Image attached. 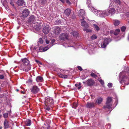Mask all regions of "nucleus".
<instances>
[{
  "label": "nucleus",
  "mask_w": 129,
  "mask_h": 129,
  "mask_svg": "<svg viewBox=\"0 0 129 129\" xmlns=\"http://www.w3.org/2000/svg\"><path fill=\"white\" fill-rule=\"evenodd\" d=\"M126 15H127L128 17H129V12H127L126 13Z\"/></svg>",
  "instance_id": "obj_49"
},
{
  "label": "nucleus",
  "mask_w": 129,
  "mask_h": 129,
  "mask_svg": "<svg viewBox=\"0 0 129 129\" xmlns=\"http://www.w3.org/2000/svg\"><path fill=\"white\" fill-rule=\"evenodd\" d=\"M77 106V103L74 102L73 103V106L72 107L73 108H76V107Z\"/></svg>",
  "instance_id": "obj_35"
},
{
  "label": "nucleus",
  "mask_w": 129,
  "mask_h": 129,
  "mask_svg": "<svg viewBox=\"0 0 129 129\" xmlns=\"http://www.w3.org/2000/svg\"><path fill=\"white\" fill-rule=\"evenodd\" d=\"M8 113H6L3 114V116L5 118H7L8 117Z\"/></svg>",
  "instance_id": "obj_38"
},
{
  "label": "nucleus",
  "mask_w": 129,
  "mask_h": 129,
  "mask_svg": "<svg viewBox=\"0 0 129 129\" xmlns=\"http://www.w3.org/2000/svg\"><path fill=\"white\" fill-rule=\"evenodd\" d=\"M93 26L94 27V28H95V29L97 30H99L100 29V28L98 26V25H97L96 24H94Z\"/></svg>",
  "instance_id": "obj_33"
},
{
  "label": "nucleus",
  "mask_w": 129,
  "mask_h": 129,
  "mask_svg": "<svg viewBox=\"0 0 129 129\" xmlns=\"http://www.w3.org/2000/svg\"><path fill=\"white\" fill-rule=\"evenodd\" d=\"M99 82L102 85H103L104 84V81L102 80H99Z\"/></svg>",
  "instance_id": "obj_43"
},
{
  "label": "nucleus",
  "mask_w": 129,
  "mask_h": 129,
  "mask_svg": "<svg viewBox=\"0 0 129 129\" xmlns=\"http://www.w3.org/2000/svg\"><path fill=\"white\" fill-rule=\"evenodd\" d=\"M90 10V11L92 12L96 15V13H97L98 10L95 9L93 7L91 6L89 7Z\"/></svg>",
  "instance_id": "obj_24"
},
{
  "label": "nucleus",
  "mask_w": 129,
  "mask_h": 129,
  "mask_svg": "<svg viewBox=\"0 0 129 129\" xmlns=\"http://www.w3.org/2000/svg\"><path fill=\"white\" fill-rule=\"evenodd\" d=\"M111 41L110 38L104 39L103 42L101 44V47L102 48H105L106 45L108 44L109 42Z\"/></svg>",
  "instance_id": "obj_6"
},
{
  "label": "nucleus",
  "mask_w": 129,
  "mask_h": 129,
  "mask_svg": "<svg viewBox=\"0 0 129 129\" xmlns=\"http://www.w3.org/2000/svg\"><path fill=\"white\" fill-rule=\"evenodd\" d=\"M90 75L93 77H96V75L93 73H91Z\"/></svg>",
  "instance_id": "obj_42"
},
{
  "label": "nucleus",
  "mask_w": 129,
  "mask_h": 129,
  "mask_svg": "<svg viewBox=\"0 0 129 129\" xmlns=\"http://www.w3.org/2000/svg\"><path fill=\"white\" fill-rule=\"evenodd\" d=\"M16 90H17V91H18L19 90L18 89H17Z\"/></svg>",
  "instance_id": "obj_61"
},
{
  "label": "nucleus",
  "mask_w": 129,
  "mask_h": 129,
  "mask_svg": "<svg viewBox=\"0 0 129 129\" xmlns=\"http://www.w3.org/2000/svg\"><path fill=\"white\" fill-rule=\"evenodd\" d=\"M85 78H82V80H83V79H85Z\"/></svg>",
  "instance_id": "obj_59"
},
{
  "label": "nucleus",
  "mask_w": 129,
  "mask_h": 129,
  "mask_svg": "<svg viewBox=\"0 0 129 129\" xmlns=\"http://www.w3.org/2000/svg\"><path fill=\"white\" fill-rule=\"evenodd\" d=\"M112 98L110 97H108L107 99L106 105L104 106V108H110L112 105Z\"/></svg>",
  "instance_id": "obj_5"
},
{
  "label": "nucleus",
  "mask_w": 129,
  "mask_h": 129,
  "mask_svg": "<svg viewBox=\"0 0 129 129\" xmlns=\"http://www.w3.org/2000/svg\"><path fill=\"white\" fill-rule=\"evenodd\" d=\"M102 100H103L102 98L101 97L99 98L96 100V103L99 104L102 102Z\"/></svg>",
  "instance_id": "obj_26"
},
{
  "label": "nucleus",
  "mask_w": 129,
  "mask_h": 129,
  "mask_svg": "<svg viewBox=\"0 0 129 129\" xmlns=\"http://www.w3.org/2000/svg\"><path fill=\"white\" fill-rule=\"evenodd\" d=\"M113 0L115 2L117 6H114L113 5H112L111 4L110 5L108 9V11L107 12V13H108V16L110 15V14H113L115 13V10L114 9V8H115V7H116V9L119 13H120L121 11H123V10H122V9L120 8L121 4L120 1V0Z\"/></svg>",
  "instance_id": "obj_2"
},
{
  "label": "nucleus",
  "mask_w": 129,
  "mask_h": 129,
  "mask_svg": "<svg viewBox=\"0 0 129 129\" xmlns=\"http://www.w3.org/2000/svg\"><path fill=\"white\" fill-rule=\"evenodd\" d=\"M81 83H79L78 85L79 86H81Z\"/></svg>",
  "instance_id": "obj_57"
},
{
  "label": "nucleus",
  "mask_w": 129,
  "mask_h": 129,
  "mask_svg": "<svg viewBox=\"0 0 129 129\" xmlns=\"http://www.w3.org/2000/svg\"><path fill=\"white\" fill-rule=\"evenodd\" d=\"M110 34H113V31H112V30H111V31H110Z\"/></svg>",
  "instance_id": "obj_51"
},
{
  "label": "nucleus",
  "mask_w": 129,
  "mask_h": 129,
  "mask_svg": "<svg viewBox=\"0 0 129 129\" xmlns=\"http://www.w3.org/2000/svg\"><path fill=\"white\" fill-rule=\"evenodd\" d=\"M4 78V77L3 75H0V79H3Z\"/></svg>",
  "instance_id": "obj_48"
},
{
  "label": "nucleus",
  "mask_w": 129,
  "mask_h": 129,
  "mask_svg": "<svg viewBox=\"0 0 129 129\" xmlns=\"http://www.w3.org/2000/svg\"><path fill=\"white\" fill-rule=\"evenodd\" d=\"M60 71L61 72L63 71L62 70H60Z\"/></svg>",
  "instance_id": "obj_58"
},
{
  "label": "nucleus",
  "mask_w": 129,
  "mask_h": 129,
  "mask_svg": "<svg viewBox=\"0 0 129 129\" xmlns=\"http://www.w3.org/2000/svg\"><path fill=\"white\" fill-rule=\"evenodd\" d=\"M121 89H122V87H121Z\"/></svg>",
  "instance_id": "obj_62"
},
{
  "label": "nucleus",
  "mask_w": 129,
  "mask_h": 129,
  "mask_svg": "<svg viewBox=\"0 0 129 129\" xmlns=\"http://www.w3.org/2000/svg\"><path fill=\"white\" fill-rule=\"evenodd\" d=\"M2 117V115L0 114V119Z\"/></svg>",
  "instance_id": "obj_60"
},
{
  "label": "nucleus",
  "mask_w": 129,
  "mask_h": 129,
  "mask_svg": "<svg viewBox=\"0 0 129 129\" xmlns=\"http://www.w3.org/2000/svg\"><path fill=\"white\" fill-rule=\"evenodd\" d=\"M50 29L48 26H45L43 28V33L46 35L48 34L50 30Z\"/></svg>",
  "instance_id": "obj_14"
},
{
  "label": "nucleus",
  "mask_w": 129,
  "mask_h": 129,
  "mask_svg": "<svg viewBox=\"0 0 129 129\" xmlns=\"http://www.w3.org/2000/svg\"><path fill=\"white\" fill-rule=\"evenodd\" d=\"M31 121L30 119H27L25 122V124L27 126H30L31 124Z\"/></svg>",
  "instance_id": "obj_25"
},
{
  "label": "nucleus",
  "mask_w": 129,
  "mask_h": 129,
  "mask_svg": "<svg viewBox=\"0 0 129 129\" xmlns=\"http://www.w3.org/2000/svg\"><path fill=\"white\" fill-rule=\"evenodd\" d=\"M112 83H109L108 84V86L109 88H111L112 87Z\"/></svg>",
  "instance_id": "obj_39"
},
{
  "label": "nucleus",
  "mask_w": 129,
  "mask_h": 129,
  "mask_svg": "<svg viewBox=\"0 0 129 129\" xmlns=\"http://www.w3.org/2000/svg\"><path fill=\"white\" fill-rule=\"evenodd\" d=\"M75 86L76 87H78L79 86L78 84H75Z\"/></svg>",
  "instance_id": "obj_52"
},
{
  "label": "nucleus",
  "mask_w": 129,
  "mask_h": 129,
  "mask_svg": "<svg viewBox=\"0 0 129 129\" xmlns=\"http://www.w3.org/2000/svg\"><path fill=\"white\" fill-rule=\"evenodd\" d=\"M69 31L70 34H72L74 37H77L78 36V33L76 31H71V29H69Z\"/></svg>",
  "instance_id": "obj_18"
},
{
  "label": "nucleus",
  "mask_w": 129,
  "mask_h": 129,
  "mask_svg": "<svg viewBox=\"0 0 129 129\" xmlns=\"http://www.w3.org/2000/svg\"><path fill=\"white\" fill-rule=\"evenodd\" d=\"M55 41V40L54 39H53L52 40L51 42V44L52 45H51V46H52V45H53V44L54 43Z\"/></svg>",
  "instance_id": "obj_44"
},
{
  "label": "nucleus",
  "mask_w": 129,
  "mask_h": 129,
  "mask_svg": "<svg viewBox=\"0 0 129 129\" xmlns=\"http://www.w3.org/2000/svg\"><path fill=\"white\" fill-rule=\"evenodd\" d=\"M52 46L51 45H47L45 47L43 48L42 50L43 51H45L48 50L49 48L50 47Z\"/></svg>",
  "instance_id": "obj_27"
},
{
  "label": "nucleus",
  "mask_w": 129,
  "mask_h": 129,
  "mask_svg": "<svg viewBox=\"0 0 129 129\" xmlns=\"http://www.w3.org/2000/svg\"><path fill=\"white\" fill-rule=\"evenodd\" d=\"M54 103L53 100L52 98H46L45 103V109L47 110H49L51 108V106L54 104Z\"/></svg>",
  "instance_id": "obj_4"
},
{
  "label": "nucleus",
  "mask_w": 129,
  "mask_h": 129,
  "mask_svg": "<svg viewBox=\"0 0 129 129\" xmlns=\"http://www.w3.org/2000/svg\"><path fill=\"white\" fill-rule=\"evenodd\" d=\"M77 68L78 69V70L80 71H82V69L81 67L80 66H78L77 67Z\"/></svg>",
  "instance_id": "obj_46"
},
{
  "label": "nucleus",
  "mask_w": 129,
  "mask_h": 129,
  "mask_svg": "<svg viewBox=\"0 0 129 129\" xmlns=\"http://www.w3.org/2000/svg\"><path fill=\"white\" fill-rule=\"evenodd\" d=\"M29 14V10L27 9H25L23 11L22 13V15L23 17L25 18L28 16Z\"/></svg>",
  "instance_id": "obj_11"
},
{
  "label": "nucleus",
  "mask_w": 129,
  "mask_h": 129,
  "mask_svg": "<svg viewBox=\"0 0 129 129\" xmlns=\"http://www.w3.org/2000/svg\"><path fill=\"white\" fill-rule=\"evenodd\" d=\"M71 12V10L69 9H66L64 11V13L66 16H68Z\"/></svg>",
  "instance_id": "obj_20"
},
{
  "label": "nucleus",
  "mask_w": 129,
  "mask_h": 129,
  "mask_svg": "<svg viewBox=\"0 0 129 129\" xmlns=\"http://www.w3.org/2000/svg\"><path fill=\"white\" fill-rule=\"evenodd\" d=\"M33 26L35 29L38 31L41 28L40 25L37 23H34L33 25Z\"/></svg>",
  "instance_id": "obj_15"
},
{
  "label": "nucleus",
  "mask_w": 129,
  "mask_h": 129,
  "mask_svg": "<svg viewBox=\"0 0 129 129\" xmlns=\"http://www.w3.org/2000/svg\"><path fill=\"white\" fill-rule=\"evenodd\" d=\"M30 89L31 92L34 94H36L40 91L39 88L36 85L33 86Z\"/></svg>",
  "instance_id": "obj_9"
},
{
  "label": "nucleus",
  "mask_w": 129,
  "mask_h": 129,
  "mask_svg": "<svg viewBox=\"0 0 129 129\" xmlns=\"http://www.w3.org/2000/svg\"><path fill=\"white\" fill-rule=\"evenodd\" d=\"M94 81L92 79L88 80L87 81V84L88 85H93Z\"/></svg>",
  "instance_id": "obj_21"
},
{
  "label": "nucleus",
  "mask_w": 129,
  "mask_h": 129,
  "mask_svg": "<svg viewBox=\"0 0 129 129\" xmlns=\"http://www.w3.org/2000/svg\"><path fill=\"white\" fill-rule=\"evenodd\" d=\"M97 38V36L95 35H93L91 37V39L92 40H94Z\"/></svg>",
  "instance_id": "obj_36"
},
{
  "label": "nucleus",
  "mask_w": 129,
  "mask_h": 129,
  "mask_svg": "<svg viewBox=\"0 0 129 129\" xmlns=\"http://www.w3.org/2000/svg\"><path fill=\"white\" fill-rule=\"evenodd\" d=\"M61 29L59 27H55L53 30V33L56 35H58L60 32Z\"/></svg>",
  "instance_id": "obj_10"
},
{
  "label": "nucleus",
  "mask_w": 129,
  "mask_h": 129,
  "mask_svg": "<svg viewBox=\"0 0 129 129\" xmlns=\"http://www.w3.org/2000/svg\"><path fill=\"white\" fill-rule=\"evenodd\" d=\"M35 61L37 62V63H38V64H40L41 65L42 64V63L38 60H36Z\"/></svg>",
  "instance_id": "obj_41"
},
{
  "label": "nucleus",
  "mask_w": 129,
  "mask_h": 129,
  "mask_svg": "<svg viewBox=\"0 0 129 129\" xmlns=\"http://www.w3.org/2000/svg\"><path fill=\"white\" fill-rule=\"evenodd\" d=\"M83 83H85V82H83Z\"/></svg>",
  "instance_id": "obj_64"
},
{
  "label": "nucleus",
  "mask_w": 129,
  "mask_h": 129,
  "mask_svg": "<svg viewBox=\"0 0 129 129\" xmlns=\"http://www.w3.org/2000/svg\"><path fill=\"white\" fill-rule=\"evenodd\" d=\"M85 11L83 9H80L78 12L79 16L80 18L81 17L83 20L85 18Z\"/></svg>",
  "instance_id": "obj_8"
},
{
  "label": "nucleus",
  "mask_w": 129,
  "mask_h": 129,
  "mask_svg": "<svg viewBox=\"0 0 129 129\" xmlns=\"http://www.w3.org/2000/svg\"><path fill=\"white\" fill-rule=\"evenodd\" d=\"M125 71H122L119 75L120 78H121V81H120V83L123 82L126 85L129 84V67H124Z\"/></svg>",
  "instance_id": "obj_1"
},
{
  "label": "nucleus",
  "mask_w": 129,
  "mask_h": 129,
  "mask_svg": "<svg viewBox=\"0 0 129 129\" xmlns=\"http://www.w3.org/2000/svg\"><path fill=\"white\" fill-rule=\"evenodd\" d=\"M30 49L32 51L34 52L36 50L37 48L36 47L32 45L30 47Z\"/></svg>",
  "instance_id": "obj_30"
},
{
  "label": "nucleus",
  "mask_w": 129,
  "mask_h": 129,
  "mask_svg": "<svg viewBox=\"0 0 129 129\" xmlns=\"http://www.w3.org/2000/svg\"><path fill=\"white\" fill-rule=\"evenodd\" d=\"M46 43L47 44H48L49 43V40L46 39L45 40Z\"/></svg>",
  "instance_id": "obj_47"
},
{
  "label": "nucleus",
  "mask_w": 129,
  "mask_h": 129,
  "mask_svg": "<svg viewBox=\"0 0 129 129\" xmlns=\"http://www.w3.org/2000/svg\"><path fill=\"white\" fill-rule=\"evenodd\" d=\"M81 86H78V89H80L81 88Z\"/></svg>",
  "instance_id": "obj_50"
},
{
  "label": "nucleus",
  "mask_w": 129,
  "mask_h": 129,
  "mask_svg": "<svg viewBox=\"0 0 129 129\" xmlns=\"http://www.w3.org/2000/svg\"><path fill=\"white\" fill-rule=\"evenodd\" d=\"M36 80L38 82H42L43 81V79L42 77L38 76L37 77Z\"/></svg>",
  "instance_id": "obj_22"
},
{
  "label": "nucleus",
  "mask_w": 129,
  "mask_h": 129,
  "mask_svg": "<svg viewBox=\"0 0 129 129\" xmlns=\"http://www.w3.org/2000/svg\"><path fill=\"white\" fill-rule=\"evenodd\" d=\"M42 48L41 47H40L39 48V50H42Z\"/></svg>",
  "instance_id": "obj_55"
},
{
  "label": "nucleus",
  "mask_w": 129,
  "mask_h": 129,
  "mask_svg": "<svg viewBox=\"0 0 129 129\" xmlns=\"http://www.w3.org/2000/svg\"><path fill=\"white\" fill-rule=\"evenodd\" d=\"M120 29H116L115 31L114 34L115 35H117L120 32Z\"/></svg>",
  "instance_id": "obj_31"
},
{
  "label": "nucleus",
  "mask_w": 129,
  "mask_h": 129,
  "mask_svg": "<svg viewBox=\"0 0 129 129\" xmlns=\"http://www.w3.org/2000/svg\"><path fill=\"white\" fill-rule=\"evenodd\" d=\"M60 1L62 2V3H64V0H59Z\"/></svg>",
  "instance_id": "obj_54"
},
{
  "label": "nucleus",
  "mask_w": 129,
  "mask_h": 129,
  "mask_svg": "<svg viewBox=\"0 0 129 129\" xmlns=\"http://www.w3.org/2000/svg\"><path fill=\"white\" fill-rule=\"evenodd\" d=\"M57 74L61 78H66L68 77V76L67 75H63L60 72L58 73Z\"/></svg>",
  "instance_id": "obj_23"
},
{
  "label": "nucleus",
  "mask_w": 129,
  "mask_h": 129,
  "mask_svg": "<svg viewBox=\"0 0 129 129\" xmlns=\"http://www.w3.org/2000/svg\"><path fill=\"white\" fill-rule=\"evenodd\" d=\"M126 27L125 26H123L121 28V29L122 31L124 32L125 30Z\"/></svg>",
  "instance_id": "obj_37"
},
{
  "label": "nucleus",
  "mask_w": 129,
  "mask_h": 129,
  "mask_svg": "<svg viewBox=\"0 0 129 129\" xmlns=\"http://www.w3.org/2000/svg\"><path fill=\"white\" fill-rule=\"evenodd\" d=\"M95 104L93 103L88 102L86 105L87 108H90L94 107Z\"/></svg>",
  "instance_id": "obj_17"
},
{
  "label": "nucleus",
  "mask_w": 129,
  "mask_h": 129,
  "mask_svg": "<svg viewBox=\"0 0 129 129\" xmlns=\"http://www.w3.org/2000/svg\"><path fill=\"white\" fill-rule=\"evenodd\" d=\"M68 37V35L66 33L61 34L59 37L60 39L61 40H65L67 39Z\"/></svg>",
  "instance_id": "obj_12"
},
{
  "label": "nucleus",
  "mask_w": 129,
  "mask_h": 129,
  "mask_svg": "<svg viewBox=\"0 0 129 129\" xmlns=\"http://www.w3.org/2000/svg\"><path fill=\"white\" fill-rule=\"evenodd\" d=\"M120 23V21L118 20H116L114 21V24L115 26L118 25Z\"/></svg>",
  "instance_id": "obj_29"
},
{
  "label": "nucleus",
  "mask_w": 129,
  "mask_h": 129,
  "mask_svg": "<svg viewBox=\"0 0 129 129\" xmlns=\"http://www.w3.org/2000/svg\"><path fill=\"white\" fill-rule=\"evenodd\" d=\"M35 18L34 16L33 15L30 16L28 19V21L29 22L33 23L35 21Z\"/></svg>",
  "instance_id": "obj_19"
},
{
  "label": "nucleus",
  "mask_w": 129,
  "mask_h": 129,
  "mask_svg": "<svg viewBox=\"0 0 129 129\" xmlns=\"http://www.w3.org/2000/svg\"><path fill=\"white\" fill-rule=\"evenodd\" d=\"M83 30L84 31H86V32H91L92 31L91 29H87L85 28L83 29Z\"/></svg>",
  "instance_id": "obj_34"
},
{
  "label": "nucleus",
  "mask_w": 129,
  "mask_h": 129,
  "mask_svg": "<svg viewBox=\"0 0 129 129\" xmlns=\"http://www.w3.org/2000/svg\"><path fill=\"white\" fill-rule=\"evenodd\" d=\"M39 42L41 44H42L43 43V41L42 38H40L39 39Z\"/></svg>",
  "instance_id": "obj_40"
},
{
  "label": "nucleus",
  "mask_w": 129,
  "mask_h": 129,
  "mask_svg": "<svg viewBox=\"0 0 129 129\" xmlns=\"http://www.w3.org/2000/svg\"><path fill=\"white\" fill-rule=\"evenodd\" d=\"M10 4L12 6H14V5L13 4V1L11 0H10Z\"/></svg>",
  "instance_id": "obj_45"
},
{
  "label": "nucleus",
  "mask_w": 129,
  "mask_h": 129,
  "mask_svg": "<svg viewBox=\"0 0 129 129\" xmlns=\"http://www.w3.org/2000/svg\"><path fill=\"white\" fill-rule=\"evenodd\" d=\"M108 13H107V11H98L97 13H96V15L101 17H104L108 16Z\"/></svg>",
  "instance_id": "obj_7"
},
{
  "label": "nucleus",
  "mask_w": 129,
  "mask_h": 129,
  "mask_svg": "<svg viewBox=\"0 0 129 129\" xmlns=\"http://www.w3.org/2000/svg\"><path fill=\"white\" fill-rule=\"evenodd\" d=\"M87 1L86 2V4L88 7H90L91 5L90 0H87Z\"/></svg>",
  "instance_id": "obj_32"
},
{
  "label": "nucleus",
  "mask_w": 129,
  "mask_h": 129,
  "mask_svg": "<svg viewBox=\"0 0 129 129\" xmlns=\"http://www.w3.org/2000/svg\"><path fill=\"white\" fill-rule=\"evenodd\" d=\"M21 92L22 93V94H24V91H22V90H21Z\"/></svg>",
  "instance_id": "obj_53"
},
{
  "label": "nucleus",
  "mask_w": 129,
  "mask_h": 129,
  "mask_svg": "<svg viewBox=\"0 0 129 129\" xmlns=\"http://www.w3.org/2000/svg\"><path fill=\"white\" fill-rule=\"evenodd\" d=\"M18 5L19 6H24L25 5V3L23 0H18L17 2Z\"/></svg>",
  "instance_id": "obj_13"
},
{
  "label": "nucleus",
  "mask_w": 129,
  "mask_h": 129,
  "mask_svg": "<svg viewBox=\"0 0 129 129\" xmlns=\"http://www.w3.org/2000/svg\"><path fill=\"white\" fill-rule=\"evenodd\" d=\"M80 21L81 23V24L82 26H83L85 28H87L88 27V24L86 22L84 21V20L81 19Z\"/></svg>",
  "instance_id": "obj_16"
},
{
  "label": "nucleus",
  "mask_w": 129,
  "mask_h": 129,
  "mask_svg": "<svg viewBox=\"0 0 129 129\" xmlns=\"http://www.w3.org/2000/svg\"><path fill=\"white\" fill-rule=\"evenodd\" d=\"M89 52L90 54H91L92 53L91 52H90V51H89Z\"/></svg>",
  "instance_id": "obj_56"
},
{
  "label": "nucleus",
  "mask_w": 129,
  "mask_h": 129,
  "mask_svg": "<svg viewBox=\"0 0 129 129\" xmlns=\"http://www.w3.org/2000/svg\"><path fill=\"white\" fill-rule=\"evenodd\" d=\"M22 63L20 66V70L25 72L28 71L31 69L29 61L26 58L22 59Z\"/></svg>",
  "instance_id": "obj_3"
},
{
  "label": "nucleus",
  "mask_w": 129,
  "mask_h": 129,
  "mask_svg": "<svg viewBox=\"0 0 129 129\" xmlns=\"http://www.w3.org/2000/svg\"><path fill=\"white\" fill-rule=\"evenodd\" d=\"M4 124L5 127L6 128H7L8 127L9 125L8 121L6 120H5L4 122Z\"/></svg>",
  "instance_id": "obj_28"
},
{
  "label": "nucleus",
  "mask_w": 129,
  "mask_h": 129,
  "mask_svg": "<svg viewBox=\"0 0 129 129\" xmlns=\"http://www.w3.org/2000/svg\"><path fill=\"white\" fill-rule=\"evenodd\" d=\"M109 127H110V125H109Z\"/></svg>",
  "instance_id": "obj_63"
}]
</instances>
